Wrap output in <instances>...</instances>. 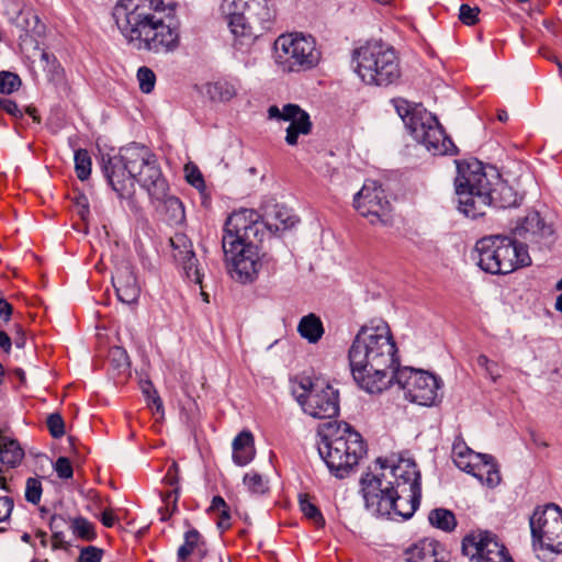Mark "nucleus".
I'll list each match as a JSON object with an SVG mask.
<instances>
[{"mask_svg": "<svg viewBox=\"0 0 562 562\" xmlns=\"http://www.w3.org/2000/svg\"><path fill=\"white\" fill-rule=\"evenodd\" d=\"M397 348L389 325L379 321L363 325L348 351L351 374L356 383L370 394H378L393 384L400 370Z\"/></svg>", "mask_w": 562, "mask_h": 562, "instance_id": "1", "label": "nucleus"}, {"mask_svg": "<svg viewBox=\"0 0 562 562\" xmlns=\"http://www.w3.org/2000/svg\"><path fill=\"white\" fill-rule=\"evenodd\" d=\"M99 165L120 199L134 194L135 182L147 191L150 199H159L165 190H169L156 155L144 145L132 143L121 147L116 155H102Z\"/></svg>", "mask_w": 562, "mask_h": 562, "instance_id": "2", "label": "nucleus"}, {"mask_svg": "<svg viewBox=\"0 0 562 562\" xmlns=\"http://www.w3.org/2000/svg\"><path fill=\"white\" fill-rule=\"evenodd\" d=\"M162 4L161 0L155 7L151 1L142 0L131 10L126 5L115 7V23L136 49L160 53L179 46L178 21L171 10L167 13L160 8Z\"/></svg>", "mask_w": 562, "mask_h": 562, "instance_id": "3", "label": "nucleus"}, {"mask_svg": "<svg viewBox=\"0 0 562 562\" xmlns=\"http://www.w3.org/2000/svg\"><path fill=\"white\" fill-rule=\"evenodd\" d=\"M457 170L458 209L467 217L484 216L490 207L507 209L518 204L517 194L501 180L495 168L488 167V172L481 161L473 159L458 161Z\"/></svg>", "mask_w": 562, "mask_h": 562, "instance_id": "4", "label": "nucleus"}, {"mask_svg": "<svg viewBox=\"0 0 562 562\" xmlns=\"http://www.w3.org/2000/svg\"><path fill=\"white\" fill-rule=\"evenodd\" d=\"M382 475L367 472L360 480L366 507L375 516L407 520L413 517L422 501V486H398V491L382 490Z\"/></svg>", "mask_w": 562, "mask_h": 562, "instance_id": "5", "label": "nucleus"}, {"mask_svg": "<svg viewBox=\"0 0 562 562\" xmlns=\"http://www.w3.org/2000/svg\"><path fill=\"white\" fill-rule=\"evenodd\" d=\"M324 427L327 432L322 434L318 453L329 472L344 479L366 453L362 437L347 423L333 425L329 422Z\"/></svg>", "mask_w": 562, "mask_h": 562, "instance_id": "6", "label": "nucleus"}, {"mask_svg": "<svg viewBox=\"0 0 562 562\" xmlns=\"http://www.w3.org/2000/svg\"><path fill=\"white\" fill-rule=\"evenodd\" d=\"M272 234V223L270 220L252 222L239 236L240 241L229 246L232 252L227 262L229 273L233 279L247 283L257 278L259 269L267 263V254L262 251V243L266 236Z\"/></svg>", "mask_w": 562, "mask_h": 562, "instance_id": "7", "label": "nucleus"}, {"mask_svg": "<svg viewBox=\"0 0 562 562\" xmlns=\"http://www.w3.org/2000/svg\"><path fill=\"white\" fill-rule=\"evenodd\" d=\"M220 11L232 33L248 40L271 30L276 15L269 0H222Z\"/></svg>", "mask_w": 562, "mask_h": 562, "instance_id": "8", "label": "nucleus"}, {"mask_svg": "<svg viewBox=\"0 0 562 562\" xmlns=\"http://www.w3.org/2000/svg\"><path fill=\"white\" fill-rule=\"evenodd\" d=\"M396 112L417 143L434 155H456L458 148L446 135L438 119L422 105L412 106L407 101L395 104Z\"/></svg>", "mask_w": 562, "mask_h": 562, "instance_id": "9", "label": "nucleus"}, {"mask_svg": "<svg viewBox=\"0 0 562 562\" xmlns=\"http://www.w3.org/2000/svg\"><path fill=\"white\" fill-rule=\"evenodd\" d=\"M356 70L368 85L389 86L395 82L401 70L395 50L382 43H368L355 50Z\"/></svg>", "mask_w": 562, "mask_h": 562, "instance_id": "10", "label": "nucleus"}, {"mask_svg": "<svg viewBox=\"0 0 562 562\" xmlns=\"http://www.w3.org/2000/svg\"><path fill=\"white\" fill-rule=\"evenodd\" d=\"M274 59L284 72H300L314 68L321 53L313 36L302 33L280 35L274 42Z\"/></svg>", "mask_w": 562, "mask_h": 562, "instance_id": "11", "label": "nucleus"}, {"mask_svg": "<svg viewBox=\"0 0 562 562\" xmlns=\"http://www.w3.org/2000/svg\"><path fill=\"white\" fill-rule=\"evenodd\" d=\"M532 547L537 557L546 560L541 552L562 553V508L549 503L543 508L537 507L529 519Z\"/></svg>", "mask_w": 562, "mask_h": 562, "instance_id": "12", "label": "nucleus"}, {"mask_svg": "<svg viewBox=\"0 0 562 562\" xmlns=\"http://www.w3.org/2000/svg\"><path fill=\"white\" fill-rule=\"evenodd\" d=\"M302 393L296 401L304 413L318 419L334 418L339 414V393L331 385L316 379L303 378L299 383Z\"/></svg>", "mask_w": 562, "mask_h": 562, "instance_id": "13", "label": "nucleus"}, {"mask_svg": "<svg viewBox=\"0 0 562 562\" xmlns=\"http://www.w3.org/2000/svg\"><path fill=\"white\" fill-rule=\"evenodd\" d=\"M393 383L404 391L407 400L418 405L432 406L439 400L441 381L427 371L401 368L396 371Z\"/></svg>", "mask_w": 562, "mask_h": 562, "instance_id": "14", "label": "nucleus"}, {"mask_svg": "<svg viewBox=\"0 0 562 562\" xmlns=\"http://www.w3.org/2000/svg\"><path fill=\"white\" fill-rule=\"evenodd\" d=\"M355 209L364 217H370V223L390 221L391 203L387 201L384 190L375 181H368L362 189L355 194Z\"/></svg>", "mask_w": 562, "mask_h": 562, "instance_id": "15", "label": "nucleus"}, {"mask_svg": "<svg viewBox=\"0 0 562 562\" xmlns=\"http://www.w3.org/2000/svg\"><path fill=\"white\" fill-rule=\"evenodd\" d=\"M512 234L528 246L536 245L540 250L550 249L555 243L554 229L543 222L538 212L528 213L518 222Z\"/></svg>", "mask_w": 562, "mask_h": 562, "instance_id": "16", "label": "nucleus"}, {"mask_svg": "<svg viewBox=\"0 0 562 562\" xmlns=\"http://www.w3.org/2000/svg\"><path fill=\"white\" fill-rule=\"evenodd\" d=\"M496 236L498 240H495V243L499 252V263L502 265L501 274H507L531 265L527 244L518 240L513 235Z\"/></svg>", "mask_w": 562, "mask_h": 562, "instance_id": "17", "label": "nucleus"}, {"mask_svg": "<svg viewBox=\"0 0 562 562\" xmlns=\"http://www.w3.org/2000/svg\"><path fill=\"white\" fill-rule=\"evenodd\" d=\"M258 220H261V215L249 209H241L227 217L222 236V249L225 258H228L232 252L229 246L238 244L241 238L239 235Z\"/></svg>", "mask_w": 562, "mask_h": 562, "instance_id": "18", "label": "nucleus"}, {"mask_svg": "<svg viewBox=\"0 0 562 562\" xmlns=\"http://www.w3.org/2000/svg\"><path fill=\"white\" fill-rule=\"evenodd\" d=\"M169 241L172 256L182 266L188 279L194 283H201V271L196 266L198 260L191 240L184 234H176Z\"/></svg>", "mask_w": 562, "mask_h": 562, "instance_id": "19", "label": "nucleus"}, {"mask_svg": "<svg viewBox=\"0 0 562 562\" xmlns=\"http://www.w3.org/2000/svg\"><path fill=\"white\" fill-rule=\"evenodd\" d=\"M495 240L497 236H485L475 244L473 259L476 265L485 272L491 274H501L502 265L499 263V252Z\"/></svg>", "mask_w": 562, "mask_h": 562, "instance_id": "20", "label": "nucleus"}, {"mask_svg": "<svg viewBox=\"0 0 562 562\" xmlns=\"http://www.w3.org/2000/svg\"><path fill=\"white\" fill-rule=\"evenodd\" d=\"M112 281L116 296L122 303L127 305L137 303L140 294V288L130 265H123L117 268L116 274L112 278Z\"/></svg>", "mask_w": 562, "mask_h": 562, "instance_id": "21", "label": "nucleus"}, {"mask_svg": "<svg viewBox=\"0 0 562 562\" xmlns=\"http://www.w3.org/2000/svg\"><path fill=\"white\" fill-rule=\"evenodd\" d=\"M440 543L425 538L404 551L406 562H447L439 551Z\"/></svg>", "mask_w": 562, "mask_h": 562, "instance_id": "22", "label": "nucleus"}, {"mask_svg": "<svg viewBox=\"0 0 562 562\" xmlns=\"http://www.w3.org/2000/svg\"><path fill=\"white\" fill-rule=\"evenodd\" d=\"M458 452H462V454L470 456V459H475L477 461L483 460V468L486 469V479L485 485L493 488L496 487L501 483V474L499 467L495 460V458L491 454L474 452L470 449L464 442L453 443L452 453L453 456H458Z\"/></svg>", "mask_w": 562, "mask_h": 562, "instance_id": "23", "label": "nucleus"}, {"mask_svg": "<svg viewBox=\"0 0 562 562\" xmlns=\"http://www.w3.org/2000/svg\"><path fill=\"white\" fill-rule=\"evenodd\" d=\"M150 202L169 225H178L184 221L183 204L179 198L170 195L169 190H165L164 196L159 199H150Z\"/></svg>", "mask_w": 562, "mask_h": 562, "instance_id": "24", "label": "nucleus"}, {"mask_svg": "<svg viewBox=\"0 0 562 562\" xmlns=\"http://www.w3.org/2000/svg\"><path fill=\"white\" fill-rule=\"evenodd\" d=\"M391 474L394 481H389L386 484L382 482V490L398 491V486H412L416 482L422 486L420 472L416 469L415 463H406L403 465H394L391 468Z\"/></svg>", "mask_w": 562, "mask_h": 562, "instance_id": "25", "label": "nucleus"}, {"mask_svg": "<svg viewBox=\"0 0 562 562\" xmlns=\"http://www.w3.org/2000/svg\"><path fill=\"white\" fill-rule=\"evenodd\" d=\"M255 458L254 436L248 430L240 431L233 440V460L244 467Z\"/></svg>", "mask_w": 562, "mask_h": 562, "instance_id": "26", "label": "nucleus"}, {"mask_svg": "<svg viewBox=\"0 0 562 562\" xmlns=\"http://www.w3.org/2000/svg\"><path fill=\"white\" fill-rule=\"evenodd\" d=\"M490 537L488 530H477L467 535L462 540V553L470 558V560H477L482 562L485 544Z\"/></svg>", "mask_w": 562, "mask_h": 562, "instance_id": "27", "label": "nucleus"}, {"mask_svg": "<svg viewBox=\"0 0 562 562\" xmlns=\"http://www.w3.org/2000/svg\"><path fill=\"white\" fill-rule=\"evenodd\" d=\"M297 331L310 344H316L324 335V326L317 315L310 313L300 319Z\"/></svg>", "mask_w": 562, "mask_h": 562, "instance_id": "28", "label": "nucleus"}, {"mask_svg": "<svg viewBox=\"0 0 562 562\" xmlns=\"http://www.w3.org/2000/svg\"><path fill=\"white\" fill-rule=\"evenodd\" d=\"M24 457V451L14 439L0 437V462L11 468L19 465Z\"/></svg>", "mask_w": 562, "mask_h": 562, "instance_id": "29", "label": "nucleus"}, {"mask_svg": "<svg viewBox=\"0 0 562 562\" xmlns=\"http://www.w3.org/2000/svg\"><path fill=\"white\" fill-rule=\"evenodd\" d=\"M263 220H270L272 223V233L283 232L292 228L297 222V217L292 215L285 206L276 205L269 214L262 215Z\"/></svg>", "mask_w": 562, "mask_h": 562, "instance_id": "30", "label": "nucleus"}, {"mask_svg": "<svg viewBox=\"0 0 562 562\" xmlns=\"http://www.w3.org/2000/svg\"><path fill=\"white\" fill-rule=\"evenodd\" d=\"M482 562H514L507 549L499 542L497 536L490 531L483 552Z\"/></svg>", "mask_w": 562, "mask_h": 562, "instance_id": "31", "label": "nucleus"}, {"mask_svg": "<svg viewBox=\"0 0 562 562\" xmlns=\"http://www.w3.org/2000/svg\"><path fill=\"white\" fill-rule=\"evenodd\" d=\"M204 544L205 540L196 529L192 528L188 530L184 533L183 543L177 551L178 562H184L195 550L201 552Z\"/></svg>", "mask_w": 562, "mask_h": 562, "instance_id": "32", "label": "nucleus"}, {"mask_svg": "<svg viewBox=\"0 0 562 562\" xmlns=\"http://www.w3.org/2000/svg\"><path fill=\"white\" fill-rule=\"evenodd\" d=\"M178 481H179L178 464L176 462H173L169 467V469L164 477V482L167 485L175 486L173 490L166 492L165 494L161 495L162 502L166 504V508H165L166 512H168V508L170 505H171V513L177 510V503H178L179 493H180V488L178 486Z\"/></svg>", "mask_w": 562, "mask_h": 562, "instance_id": "33", "label": "nucleus"}, {"mask_svg": "<svg viewBox=\"0 0 562 562\" xmlns=\"http://www.w3.org/2000/svg\"><path fill=\"white\" fill-rule=\"evenodd\" d=\"M312 131V122L308 113L305 111L291 121L286 127L285 142L290 146L297 144L299 135H308Z\"/></svg>", "mask_w": 562, "mask_h": 562, "instance_id": "34", "label": "nucleus"}, {"mask_svg": "<svg viewBox=\"0 0 562 562\" xmlns=\"http://www.w3.org/2000/svg\"><path fill=\"white\" fill-rule=\"evenodd\" d=\"M453 462L460 470L472 474L482 484H485L487 468H483V460L477 461L475 459H470V456L458 452V456H453Z\"/></svg>", "mask_w": 562, "mask_h": 562, "instance_id": "35", "label": "nucleus"}, {"mask_svg": "<svg viewBox=\"0 0 562 562\" xmlns=\"http://www.w3.org/2000/svg\"><path fill=\"white\" fill-rule=\"evenodd\" d=\"M430 525L446 532H451L457 527L454 514L446 508H435L428 515Z\"/></svg>", "mask_w": 562, "mask_h": 562, "instance_id": "36", "label": "nucleus"}, {"mask_svg": "<svg viewBox=\"0 0 562 562\" xmlns=\"http://www.w3.org/2000/svg\"><path fill=\"white\" fill-rule=\"evenodd\" d=\"M69 528L81 540L92 541L97 538L94 525L82 516L71 519Z\"/></svg>", "mask_w": 562, "mask_h": 562, "instance_id": "37", "label": "nucleus"}, {"mask_svg": "<svg viewBox=\"0 0 562 562\" xmlns=\"http://www.w3.org/2000/svg\"><path fill=\"white\" fill-rule=\"evenodd\" d=\"M236 87L234 83L226 80H218L209 86L207 92L213 100L227 102L236 94Z\"/></svg>", "mask_w": 562, "mask_h": 562, "instance_id": "38", "label": "nucleus"}, {"mask_svg": "<svg viewBox=\"0 0 562 562\" xmlns=\"http://www.w3.org/2000/svg\"><path fill=\"white\" fill-rule=\"evenodd\" d=\"M305 111L301 109L297 104L288 103L283 105L282 109H279L277 105H271L268 109V117L271 120H279L284 122H291L295 120L297 115H301Z\"/></svg>", "mask_w": 562, "mask_h": 562, "instance_id": "39", "label": "nucleus"}, {"mask_svg": "<svg viewBox=\"0 0 562 562\" xmlns=\"http://www.w3.org/2000/svg\"><path fill=\"white\" fill-rule=\"evenodd\" d=\"M300 509L306 518L312 520L317 527H324L325 519L318 507L312 503L308 494L299 495Z\"/></svg>", "mask_w": 562, "mask_h": 562, "instance_id": "40", "label": "nucleus"}, {"mask_svg": "<svg viewBox=\"0 0 562 562\" xmlns=\"http://www.w3.org/2000/svg\"><path fill=\"white\" fill-rule=\"evenodd\" d=\"M91 157L87 149L79 148L75 151V170L79 180L86 181L91 175Z\"/></svg>", "mask_w": 562, "mask_h": 562, "instance_id": "41", "label": "nucleus"}, {"mask_svg": "<svg viewBox=\"0 0 562 562\" xmlns=\"http://www.w3.org/2000/svg\"><path fill=\"white\" fill-rule=\"evenodd\" d=\"M142 393L145 396L147 401V405L150 408H155L156 413H160L161 416L164 415V405L162 401L153 385V383L149 380L143 381L140 383Z\"/></svg>", "mask_w": 562, "mask_h": 562, "instance_id": "42", "label": "nucleus"}, {"mask_svg": "<svg viewBox=\"0 0 562 562\" xmlns=\"http://www.w3.org/2000/svg\"><path fill=\"white\" fill-rule=\"evenodd\" d=\"M21 86L22 80L18 74L8 70L0 71V93L11 94L18 91Z\"/></svg>", "mask_w": 562, "mask_h": 562, "instance_id": "43", "label": "nucleus"}, {"mask_svg": "<svg viewBox=\"0 0 562 562\" xmlns=\"http://www.w3.org/2000/svg\"><path fill=\"white\" fill-rule=\"evenodd\" d=\"M243 483L252 494H265L268 491V482L255 471L246 473Z\"/></svg>", "mask_w": 562, "mask_h": 562, "instance_id": "44", "label": "nucleus"}, {"mask_svg": "<svg viewBox=\"0 0 562 562\" xmlns=\"http://www.w3.org/2000/svg\"><path fill=\"white\" fill-rule=\"evenodd\" d=\"M137 80L139 82L140 91L144 93H150L155 88L156 75L150 68L142 66L137 70Z\"/></svg>", "mask_w": 562, "mask_h": 562, "instance_id": "45", "label": "nucleus"}, {"mask_svg": "<svg viewBox=\"0 0 562 562\" xmlns=\"http://www.w3.org/2000/svg\"><path fill=\"white\" fill-rule=\"evenodd\" d=\"M186 180L201 193L205 190V182L200 169L192 162L184 166Z\"/></svg>", "mask_w": 562, "mask_h": 562, "instance_id": "46", "label": "nucleus"}, {"mask_svg": "<svg viewBox=\"0 0 562 562\" xmlns=\"http://www.w3.org/2000/svg\"><path fill=\"white\" fill-rule=\"evenodd\" d=\"M110 361L111 364L119 370V372H124L130 368L127 352L121 347H114L111 349Z\"/></svg>", "mask_w": 562, "mask_h": 562, "instance_id": "47", "label": "nucleus"}, {"mask_svg": "<svg viewBox=\"0 0 562 562\" xmlns=\"http://www.w3.org/2000/svg\"><path fill=\"white\" fill-rule=\"evenodd\" d=\"M42 483L38 479L29 477L25 486V499L31 504H38L42 496Z\"/></svg>", "mask_w": 562, "mask_h": 562, "instance_id": "48", "label": "nucleus"}, {"mask_svg": "<svg viewBox=\"0 0 562 562\" xmlns=\"http://www.w3.org/2000/svg\"><path fill=\"white\" fill-rule=\"evenodd\" d=\"M46 425L53 438H60L65 435V423L59 413H52L47 416Z\"/></svg>", "mask_w": 562, "mask_h": 562, "instance_id": "49", "label": "nucleus"}, {"mask_svg": "<svg viewBox=\"0 0 562 562\" xmlns=\"http://www.w3.org/2000/svg\"><path fill=\"white\" fill-rule=\"evenodd\" d=\"M479 7H471L463 3L459 9V20L465 25H474L479 22Z\"/></svg>", "mask_w": 562, "mask_h": 562, "instance_id": "50", "label": "nucleus"}, {"mask_svg": "<svg viewBox=\"0 0 562 562\" xmlns=\"http://www.w3.org/2000/svg\"><path fill=\"white\" fill-rule=\"evenodd\" d=\"M104 551L94 546L82 547L77 562H101Z\"/></svg>", "mask_w": 562, "mask_h": 562, "instance_id": "51", "label": "nucleus"}, {"mask_svg": "<svg viewBox=\"0 0 562 562\" xmlns=\"http://www.w3.org/2000/svg\"><path fill=\"white\" fill-rule=\"evenodd\" d=\"M53 467L59 479L68 480L74 476L72 465L67 457H59Z\"/></svg>", "mask_w": 562, "mask_h": 562, "instance_id": "52", "label": "nucleus"}, {"mask_svg": "<svg viewBox=\"0 0 562 562\" xmlns=\"http://www.w3.org/2000/svg\"><path fill=\"white\" fill-rule=\"evenodd\" d=\"M44 70L47 74L48 80L52 82L58 83L64 78V69L57 59H52L49 65L44 66Z\"/></svg>", "mask_w": 562, "mask_h": 562, "instance_id": "53", "label": "nucleus"}, {"mask_svg": "<svg viewBox=\"0 0 562 562\" xmlns=\"http://www.w3.org/2000/svg\"><path fill=\"white\" fill-rule=\"evenodd\" d=\"M0 109L12 117L20 120L23 119L24 112L19 108L15 101L0 97Z\"/></svg>", "mask_w": 562, "mask_h": 562, "instance_id": "54", "label": "nucleus"}, {"mask_svg": "<svg viewBox=\"0 0 562 562\" xmlns=\"http://www.w3.org/2000/svg\"><path fill=\"white\" fill-rule=\"evenodd\" d=\"M66 525L67 520L61 515H52L49 518V529L53 533L52 538H60L63 536V528Z\"/></svg>", "mask_w": 562, "mask_h": 562, "instance_id": "55", "label": "nucleus"}, {"mask_svg": "<svg viewBox=\"0 0 562 562\" xmlns=\"http://www.w3.org/2000/svg\"><path fill=\"white\" fill-rule=\"evenodd\" d=\"M75 205L78 209L77 212L81 220H86L87 216L90 214L88 198L83 193H79L75 198Z\"/></svg>", "mask_w": 562, "mask_h": 562, "instance_id": "56", "label": "nucleus"}, {"mask_svg": "<svg viewBox=\"0 0 562 562\" xmlns=\"http://www.w3.org/2000/svg\"><path fill=\"white\" fill-rule=\"evenodd\" d=\"M14 503L13 499L9 496L0 497V522L5 521L13 509Z\"/></svg>", "mask_w": 562, "mask_h": 562, "instance_id": "57", "label": "nucleus"}, {"mask_svg": "<svg viewBox=\"0 0 562 562\" xmlns=\"http://www.w3.org/2000/svg\"><path fill=\"white\" fill-rule=\"evenodd\" d=\"M217 528L222 531L227 530L231 527V514L229 508L218 510Z\"/></svg>", "mask_w": 562, "mask_h": 562, "instance_id": "58", "label": "nucleus"}, {"mask_svg": "<svg viewBox=\"0 0 562 562\" xmlns=\"http://www.w3.org/2000/svg\"><path fill=\"white\" fill-rule=\"evenodd\" d=\"M12 305L7 300L0 297V318L8 322L12 315Z\"/></svg>", "mask_w": 562, "mask_h": 562, "instance_id": "59", "label": "nucleus"}, {"mask_svg": "<svg viewBox=\"0 0 562 562\" xmlns=\"http://www.w3.org/2000/svg\"><path fill=\"white\" fill-rule=\"evenodd\" d=\"M228 507L226 502L224 501V498L220 495H216L213 497L212 499V503H211V506H210V510H213V512H218L221 509H224Z\"/></svg>", "mask_w": 562, "mask_h": 562, "instance_id": "60", "label": "nucleus"}, {"mask_svg": "<svg viewBox=\"0 0 562 562\" xmlns=\"http://www.w3.org/2000/svg\"><path fill=\"white\" fill-rule=\"evenodd\" d=\"M12 346V341L10 336L3 331L0 330V348L3 349V351L9 352Z\"/></svg>", "mask_w": 562, "mask_h": 562, "instance_id": "61", "label": "nucleus"}, {"mask_svg": "<svg viewBox=\"0 0 562 562\" xmlns=\"http://www.w3.org/2000/svg\"><path fill=\"white\" fill-rule=\"evenodd\" d=\"M69 547H70V543L65 541L64 535L60 538H53V544H52L53 550H57V549L68 550Z\"/></svg>", "mask_w": 562, "mask_h": 562, "instance_id": "62", "label": "nucleus"}, {"mask_svg": "<svg viewBox=\"0 0 562 562\" xmlns=\"http://www.w3.org/2000/svg\"><path fill=\"white\" fill-rule=\"evenodd\" d=\"M25 344H26L25 335H24L22 328H19L16 336L14 337V345L16 348L22 349V348H24Z\"/></svg>", "mask_w": 562, "mask_h": 562, "instance_id": "63", "label": "nucleus"}, {"mask_svg": "<svg viewBox=\"0 0 562 562\" xmlns=\"http://www.w3.org/2000/svg\"><path fill=\"white\" fill-rule=\"evenodd\" d=\"M493 381H496L501 374L497 370V363L491 361L488 368L485 370Z\"/></svg>", "mask_w": 562, "mask_h": 562, "instance_id": "64", "label": "nucleus"}]
</instances>
